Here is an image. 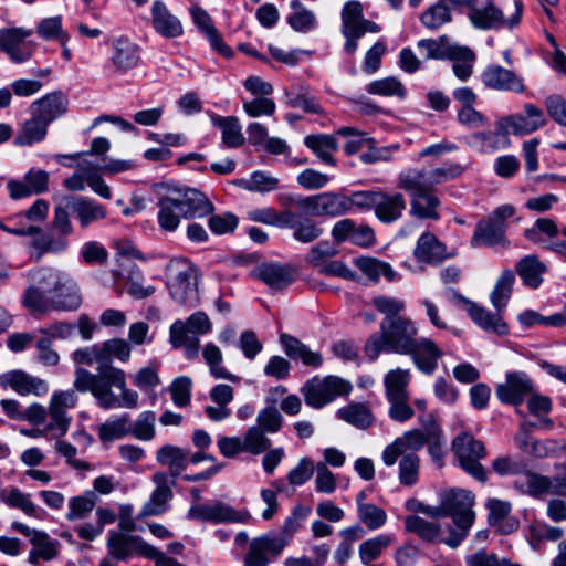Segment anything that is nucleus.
<instances>
[{
    "mask_svg": "<svg viewBox=\"0 0 566 566\" xmlns=\"http://www.w3.org/2000/svg\"><path fill=\"white\" fill-rule=\"evenodd\" d=\"M105 356L101 345L80 348L73 353L77 365L92 366L97 364V373L92 374L85 368L77 367L73 381L80 392H91L97 405L105 410L138 407L139 395L127 387L126 374L115 366L104 365Z\"/></svg>",
    "mask_w": 566,
    "mask_h": 566,
    "instance_id": "f257e3e1",
    "label": "nucleus"
},
{
    "mask_svg": "<svg viewBox=\"0 0 566 566\" xmlns=\"http://www.w3.org/2000/svg\"><path fill=\"white\" fill-rule=\"evenodd\" d=\"M159 228L175 232L181 219L205 218L214 211V205L199 189L189 187H169L157 201Z\"/></svg>",
    "mask_w": 566,
    "mask_h": 566,
    "instance_id": "f03ea898",
    "label": "nucleus"
},
{
    "mask_svg": "<svg viewBox=\"0 0 566 566\" xmlns=\"http://www.w3.org/2000/svg\"><path fill=\"white\" fill-rule=\"evenodd\" d=\"M418 335L415 322L407 317H385L380 333L373 334L365 344V354L375 360L381 352L406 355L410 352Z\"/></svg>",
    "mask_w": 566,
    "mask_h": 566,
    "instance_id": "7ed1b4c3",
    "label": "nucleus"
},
{
    "mask_svg": "<svg viewBox=\"0 0 566 566\" xmlns=\"http://www.w3.org/2000/svg\"><path fill=\"white\" fill-rule=\"evenodd\" d=\"M167 270L170 296L181 305L196 306L199 301L197 268L189 260L179 258L170 260Z\"/></svg>",
    "mask_w": 566,
    "mask_h": 566,
    "instance_id": "20e7f679",
    "label": "nucleus"
},
{
    "mask_svg": "<svg viewBox=\"0 0 566 566\" xmlns=\"http://www.w3.org/2000/svg\"><path fill=\"white\" fill-rule=\"evenodd\" d=\"M459 467L479 482H486L488 472L481 460L488 455L485 444L469 432L458 434L451 444Z\"/></svg>",
    "mask_w": 566,
    "mask_h": 566,
    "instance_id": "39448f33",
    "label": "nucleus"
},
{
    "mask_svg": "<svg viewBox=\"0 0 566 566\" xmlns=\"http://www.w3.org/2000/svg\"><path fill=\"white\" fill-rule=\"evenodd\" d=\"M32 284L28 289L35 290L44 300L60 289L67 290V304L61 303L62 307H73L78 301L75 292V281L67 273L54 268L43 266L32 270L28 274Z\"/></svg>",
    "mask_w": 566,
    "mask_h": 566,
    "instance_id": "423d86ee",
    "label": "nucleus"
},
{
    "mask_svg": "<svg viewBox=\"0 0 566 566\" xmlns=\"http://www.w3.org/2000/svg\"><path fill=\"white\" fill-rule=\"evenodd\" d=\"M352 384L338 376H317L307 380L301 389L305 403L321 409L334 401L337 397L347 396L352 391Z\"/></svg>",
    "mask_w": 566,
    "mask_h": 566,
    "instance_id": "0eeeda50",
    "label": "nucleus"
},
{
    "mask_svg": "<svg viewBox=\"0 0 566 566\" xmlns=\"http://www.w3.org/2000/svg\"><path fill=\"white\" fill-rule=\"evenodd\" d=\"M463 171L464 168L460 164L452 161L444 163L429 171L408 168L399 172L397 187L399 189H413L421 186L433 189L437 185L458 178Z\"/></svg>",
    "mask_w": 566,
    "mask_h": 566,
    "instance_id": "6e6552de",
    "label": "nucleus"
},
{
    "mask_svg": "<svg viewBox=\"0 0 566 566\" xmlns=\"http://www.w3.org/2000/svg\"><path fill=\"white\" fill-rule=\"evenodd\" d=\"M70 213L67 201L65 206H56L54 208V216L51 221L52 232L41 234L32 242V245L39 250L40 255L43 253H60L67 249V237L71 235L74 230Z\"/></svg>",
    "mask_w": 566,
    "mask_h": 566,
    "instance_id": "1a4fd4ad",
    "label": "nucleus"
},
{
    "mask_svg": "<svg viewBox=\"0 0 566 566\" xmlns=\"http://www.w3.org/2000/svg\"><path fill=\"white\" fill-rule=\"evenodd\" d=\"M297 207L311 217L337 218L347 212V196L335 191H325L303 197Z\"/></svg>",
    "mask_w": 566,
    "mask_h": 566,
    "instance_id": "9d476101",
    "label": "nucleus"
},
{
    "mask_svg": "<svg viewBox=\"0 0 566 566\" xmlns=\"http://www.w3.org/2000/svg\"><path fill=\"white\" fill-rule=\"evenodd\" d=\"M76 389L54 391L49 402V422L48 429L53 430L54 438L64 437L72 422V417L69 415V410L73 409L78 397Z\"/></svg>",
    "mask_w": 566,
    "mask_h": 566,
    "instance_id": "9b49d317",
    "label": "nucleus"
},
{
    "mask_svg": "<svg viewBox=\"0 0 566 566\" xmlns=\"http://www.w3.org/2000/svg\"><path fill=\"white\" fill-rule=\"evenodd\" d=\"M251 515L248 511H238L229 504L214 501L212 503L192 504L187 513L188 520L219 523H248Z\"/></svg>",
    "mask_w": 566,
    "mask_h": 566,
    "instance_id": "f8f14e48",
    "label": "nucleus"
},
{
    "mask_svg": "<svg viewBox=\"0 0 566 566\" xmlns=\"http://www.w3.org/2000/svg\"><path fill=\"white\" fill-rule=\"evenodd\" d=\"M107 557L117 562H125L134 555L148 558L153 545L145 542L139 535L125 534L116 530H109L106 541Z\"/></svg>",
    "mask_w": 566,
    "mask_h": 566,
    "instance_id": "ddd939ff",
    "label": "nucleus"
},
{
    "mask_svg": "<svg viewBox=\"0 0 566 566\" xmlns=\"http://www.w3.org/2000/svg\"><path fill=\"white\" fill-rule=\"evenodd\" d=\"M514 13L509 18H504L501 9L496 8L492 1L488 2L483 8L472 9L469 17L471 22L480 29H514L521 22L523 14V1L514 0Z\"/></svg>",
    "mask_w": 566,
    "mask_h": 566,
    "instance_id": "4468645a",
    "label": "nucleus"
},
{
    "mask_svg": "<svg viewBox=\"0 0 566 566\" xmlns=\"http://www.w3.org/2000/svg\"><path fill=\"white\" fill-rule=\"evenodd\" d=\"M32 34V29H0V50L4 52L13 63H24L32 57L36 48L35 43L27 41V38Z\"/></svg>",
    "mask_w": 566,
    "mask_h": 566,
    "instance_id": "2eb2a0df",
    "label": "nucleus"
},
{
    "mask_svg": "<svg viewBox=\"0 0 566 566\" xmlns=\"http://www.w3.org/2000/svg\"><path fill=\"white\" fill-rule=\"evenodd\" d=\"M284 549L285 547L277 541L274 533H265L253 537L249 542L242 566H269L281 556Z\"/></svg>",
    "mask_w": 566,
    "mask_h": 566,
    "instance_id": "dca6fc26",
    "label": "nucleus"
},
{
    "mask_svg": "<svg viewBox=\"0 0 566 566\" xmlns=\"http://www.w3.org/2000/svg\"><path fill=\"white\" fill-rule=\"evenodd\" d=\"M75 292L78 301L73 307H62V304H67V290L60 289L54 292L50 300H44L40 296V294L33 289H27L23 295V305L32 313V314H44L50 311H76L82 304V295L77 284L75 283Z\"/></svg>",
    "mask_w": 566,
    "mask_h": 566,
    "instance_id": "f3484780",
    "label": "nucleus"
},
{
    "mask_svg": "<svg viewBox=\"0 0 566 566\" xmlns=\"http://www.w3.org/2000/svg\"><path fill=\"white\" fill-rule=\"evenodd\" d=\"M523 109V113L512 114L503 119L504 127L510 129L513 135H528L547 124L546 116L541 107L527 103Z\"/></svg>",
    "mask_w": 566,
    "mask_h": 566,
    "instance_id": "a211bd4d",
    "label": "nucleus"
},
{
    "mask_svg": "<svg viewBox=\"0 0 566 566\" xmlns=\"http://www.w3.org/2000/svg\"><path fill=\"white\" fill-rule=\"evenodd\" d=\"M444 513L452 521L474 522V495L462 489H452L441 494Z\"/></svg>",
    "mask_w": 566,
    "mask_h": 566,
    "instance_id": "6ab92c4d",
    "label": "nucleus"
},
{
    "mask_svg": "<svg viewBox=\"0 0 566 566\" xmlns=\"http://www.w3.org/2000/svg\"><path fill=\"white\" fill-rule=\"evenodd\" d=\"M151 480L156 488L151 492L150 499L142 509L143 516H157L163 514L174 496L171 488L175 485V481L169 479L168 473L161 471L156 472L153 474Z\"/></svg>",
    "mask_w": 566,
    "mask_h": 566,
    "instance_id": "aec40b11",
    "label": "nucleus"
},
{
    "mask_svg": "<svg viewBox=\"0 0 566 566\" xmlns=\"http://www.w3.org/2000/svg\"><path fill=\"white\" fill-rule=\"evenodd\" d=\"M533 389L525 373L514 371L506 375V382L496 386V396L503 403L518 406Z\"/></svg>",
    "mask_w": 566,
    "mask_h": 566,
    "instance_id": "412c9836",
    "label": "nucleus"
},
{
    "mask_svg": "<svg viewBox=\"0 0 566 566\" xmlns=\"http://www.w3.org/2000/svg\"><path fill=\"white\" fill-rule=\"evenodd\" d=\"M409 355L416 367L426 375H432L438 367V360L443 356V352L437 344L426 337L417 338L411 346Z\"/></svg>",
    "mask_w": 566,
    "mask_h": 566,
    "instance_id": "4be33fe9",
    "label": "nucleus"
},
{
    "mask_svg": "<svg viewBox=\"0 0 566 566\" xmlns=\"http://www.w3.org/2000/svg\"><path fill=\"white\" fill-rule=\"evenodd\" d=\"M482 83L491 90L523 93V80L513 71L500 65H489L481 74Z\"/></svg>",
    "mask_w": 566,
    "mask_h": 566,
    "instance_id": "5701e85b",
    "label": "nucleus"
},
{
    "mask_svg": "<svg viewBox=\"0 0 566 566\" xmlns=\"http://www.w3.org/2000/svg\"><path fill=\"white\" fill-rule=\"evenodd\" d=\"M67 208L77 219L83 229L92 223L103 220L107 216L105 207L88 197H71L67 199Z\"/></svg>",
    "mask_w": 566,
    "mask_h": 566,
    "instance_id": "b1692460",
    "label": "nucleus"
},
{
    "mask_svg": "<svg viewBox=\"0 0 566 566\" xmlns=\"http://www.w3.org/2000/svg\"><path fill=\"white\" fill-rule=\"evenodd\" d=\"M411 196L410 213L419 219H439L437 208L440 200L428 187L402 189Z\"/></svg>",
    "mask_w": 566,
    "mask_h": 566,
    "instance_id": "393cba45",
    "label": "nucleus"
},
{
    "mask_svg": "<svg viewBox=\"0 0 566 566\" xmlns=\"http://www.w3.org/2000/svg\"><path fill=\"white\" fill-rule=\"evenodd\" d=\"M252 274L275 290L284 289L295 280V271L287 264L263 263L255 268Z\"/></svg>",
    "mask_w": 566,
    "mask_h": 566,
    "instance_id": "a878e982",
    "label": "nucleus"
},
{
    "mask_svg": "<svg viewBox=\"0 0 566 566\" xmlns=\"http://www.w3.org/2000/svg\"><path fill=\"white\" fill-rule=\"evenodd\" d=\"M212 329V323L205 312H196L191 314L185 322L176 321L171 324L169 329V337L175 338L178 345L182 336L205 335Z\"/></svg>",
    "mask_w": 566,
    "mask_h": 566,
    "instance_id": "bb28decb",
    "label": "nucleus"
},
{
    "mask_svg": "<svg viewBox=\"0 0 566 566\" xmlns=\"http://www.w3.org/2000/svg\"><path fill=\"white\" fill-rule=\"evenodd\" d=\"M406 208L407 202L402 193L378 191L374 211L381 222L392 223L399 220Z\"/></svg>",
    "mask_w": 566,
    "mask_h": 566,
    "instance_id": "cd10ccee",
    "label": "nucleus"
},
{
    "mask_svg": "<svg viewBox=\"0 0 566 566\" xmlns=\"http://www.w3.org/2000/svg\"><path fill=\"white\" fill-rule=\"evenodd\" d=\"M67 97L61 91L49 93L31 105L32 115H38L46 124L52 123L66 113Z\"/></svg>",
    "mask_w": 566,
    "mask_h": 566,
    "instance_id": "c85d7f7f",
    "label": "nucleus"
},
{
    "mask_svg": "<svg viewBox=\"0 0 566 566\" xmlns=\"http://www.w3.org/2000/svg\"><path fill=\"white\" fill-rule=\"evenodd\" d=\"M111 62L116 72L126 73L139 64L138 46L127 38H117L112 43Z\"/></svg>",
    "mask_w": 566,
    "mask_h": 566,
    "instance_id": "c756f323",
    "label": "nucleus"
},
{
    "mask_svg": "<svg viewBox=\"0 0 566 566\" xmlns=\"http://www.w3.org/2000/svg\"><path fill=\"white\" fill-rule=\"evenodd\" d=\"M413 255L418 262L431 265H437L449 258L446 245L431 232H424L420 235Z\"/></svg>",
    "mask_w": 566,
    "mask_h": 566,
    "instance_id": "7c9ffc66",
    "label": "nucleus"
},
{
    "mask_svg": "<svg viewBox=\"0 0 566 566\" xmlns=\"http://www.w3.org/2000/svg\"><path fill=\"white\" fill-rule=\"evenodd\" d=\"M2 382L22 396L30 394L42 396L49 391V386L44 380L33 377L23 370H12L4 374Z\"/></svg>",
    "mask_w": 566,
    "mask_h": 566,
    "instance_id": "2f4dec72",
    "label": "nucleus"
},
{
    "mask_svg": "<svg viewBox=\"0 0 566 566\" xmlns=\"http://www.w3.org/2000/svg\"><path fill=\"white\" fill-rule=\"evenodd\" d=\"M280 344L292 360H301L304 366L312 368H318L323 364L321 353L311 350L307 345L292 335L281 334Z\"/></svg>",
    "mask_w": 566,
    "mask_h": 566,
    "instance_id": "473e14b6",
    "label": "nucleus"
},
{
    "mask_svg": "<svg viewBox=\"0 0 566 566\" xmlns=\"http://www.w3.org/2000/svg\"><path fill=\"white\" fill-rule=\"evenodd\" d=\"M151 22L155 31L165 38L172 39L182 34L181 22L169 12L166 4L160 0L153 3Z\"/></svg>",
    "mask_w": 566,
    "mask_h": 566,
    "instance_id": "72a5a7b5",
    "label": "nucleus"
},
{
    "mask_svg": "<svg viewBox=\"0 0 566 566\" xmlns=\"http://www.w3.org/2000/svg\"><path fill=\"white\" fill-rule=\"evenodd\" d=\"M506 229L500 223L494 222L490 218L481 220L475 227V231L471 238V247H495L502 244L506 247L509 243L505 238Z\"/></svg>",
    "mask_w": 566,
    "mask_h": 566,
    "instance_id": "f704fd0d",
    "label": "nucleus"
},
{
    "mask_svg": "<svg viewBox=\"0 0 566 566\" xmlns=\"http://www.w3.org/2000/svg\"><path fill=\"white\" fill-rule=\"evenodd\" d=\"M190 455V450L180 448L174 444H164L156 452V461L163 465L167 467L169 471V476L176 479L185 471L188 467V457Z\"/></svg>",
    "mask_w": 566,
    "mask_h": 566,
    "instance_id": "c9c22d12",
    "label": "nucleus"
},
{
    "mask_svg": "<svg viewBox=\"0 0 566 566\" xmlns=\"http://www.w3.org/2000/svg\"><path fill=\"white\" fill-rule=\"evenodd\" d=\"M11 527L30 539L41 559L51 560L56 556L57 543L51 541L45 532L30 528L21 522H13Z\"/></svg>",
    "mask_w": 566,
    "mask_h": 566,
    "instance_id": "e433bc0d",
    "label": "nucleus"
},
{
    "mask_svg": "<svg viewBox=\"0 0 566 566\" xmlns=\"http://www.w3.org/2000/svg\"><path fill=\"white\" fill-rule=\"evenodd\" d=\"M290 214L292 218L291 220L289 219V226H284L283 228L292 229L293 238L296 241L311 243L323 234V228L317 221L312 219L311 216L307 214V217H304L291 210Z\"/></svg>",
    "mask_w": 566,
    "mask_h": 566,
    "instance_id": "4c0bfd02",
    "label": "nucleus"
},
{
    "mask_svg": "<svg viewBox=\"0 0 566 566\" xmlns=\"http://www.w3.org/2000/svg\"><path fill=\"white\" fill-rule=\"evenodd\" d=\"M503 128V125L500 124L496 130L473 133L467 138V144L480 153H493L500 148H505L509 145V139L506 134L502 132Z\"/></svg>",
    "mask_w": 566,
    "mask_h": 566,
    "instance_id": "58836bf2",
    "label": "nucleus"
},
{
    "mask_svg": "<svg viewBox=\"0 0 566 566\" xmlns=\"http://www.w3.org/2000/svg\"><path fill=\"white\" fill-rule=\"evenodd\" d=\"M516 273L523 284L530 289H537L543 283L546 265L535 254L523 256L515 265Z\"/></svg>",
    "mask_w": 566,
    "mask_h": 566,
    "instance_id": "ea45409f",
    "label": "nucleus"
},
{
    "mask_svg": "<svg viewBox=\"0 0 566 566\" xmlns=\"http://www.w3.org/2000/svg\"><path fill=\"white\" fill-rule=\"evenodd\" d=\"M469 315L473 322L486 332H492L497 335H506L509 332L507 325L503 322L501 312L492 313L486 308L470 303L468 307Z\"/></svg>",
    "mask_w": 566,
    "mask_h": 566,
    "instance_id": "a19ab883",
    "label": "nucleus"
},
{
    "mask_svg": "<svg viewBox=\"0 0 566 566\" xmlns=\"http://www.w3.org/2000/svg\"><path fill=\"white\" fill-rule=\"evenodd\" d=\"M311 507L302 504H297L293 507L291 514L285 517L283 525L274 536L281 544L286 547L292 542L294 535L302 527L303 523L311 514Z\"/></svg>",
    "mask_w": 566,
    "mask_h": 566,
    "instance_id": "79ce46f5",
    "label": "nucleus"
},
{
    "mask_svg": "<svg viewBox=\"0 0 566 566\" xmlns=\"http://www.w3.org/2000/svg\"><path fill=\"white\" fill-rule=\"evenodd\" d=\"M338 419L354 426L357 429L366 430L373 426L374 416L370 408L363 402H350L337 410Z\"/></svg>",
    "mask_w": 566,
    "mask_h": 566,
    "instance_id": "37998d69",
    "label": "nucleus"
},
{
    "mask_svg": "<svg viewBox=\"0 0 566 566\" xmlns=\"http://www.w3.org/2000/svg\"><path fill=\"white\" fill-rule=\"evenodd\" d=\"M411 380L409 369L396 368L388 371L384 378L387 399L409 398L408 386Z\"/></svg>",
    "mask_w": 566,
    "mask_h": 566,
    "instance_id": "c03bdc74",
    "label": "nucleus"
},
{
    "mask_svg": "<svg viewBox=\"0 0 566 566\" xmlns=\"http://www.w3.org/2000/svg\"><path fill=\"white\" fill-rule=\"evenodd\" d=\"M202 357L209 366V371L213 378L227 379L235 384L240 382L241 379L239 376L231 374L222 366L223 356L216 344H206L202 348Z\"/></svg>",
    "mask_w": 566,
    "mask_h": 566,
    "instance_id": "a18cd8bd",
    "label": "nucleus"
},
{
    "mask_svg": "<svg viewBox=\"0 0 566 566\" xmlns=\"http://www.w3.org/2000/svg\"><path fill=\"white\" fill-rule=\"evenodd\" d=\"M48 126L49 124L38 115H33L31 119L24 122L14 139V145L30 146L42 142L46 136Z\"/></svg>",
    "mask_w": 566,
    "mask_h": 566,
    "instance_id": "49530a36",
    "label": "nucleus"
},
{
    "mask_svg": "<svg viewBox=\"0 0 566 566\" xmlns=\"http://www.w3.org/2000/svg\"><path fill=\"white\" fill-rule=\"evenodd\" d=\"M515 283V273L506 269L496 280L493 291L490 294L492 305L497 312H502L511 298L513 285Z\"/></svg>",
    "mask_w": 566,
    "mask_h": 566,
    "instance_id": "de8ad7c7",
    "label": "nucleus"
},
{
    "mask_svg": "<svg viewBox=\"0 0 566 566\" xmlns=\"http://www.w3.org/2000/svg\"><path fill=\"white\" fill-rule=\"evenodd\" d=\"M405 527L407 532L416 534L423 542H440L441 528L436 522L427 521L418 515H409L405 520Z\"/></svg>",
    "mask_w": 566,
    "mask_h": 566,
    "instance_id": "09e8293b",
    "label": "nucleus"
},
{
    "mask_svg": "<svg viewBox=\"0 0 566 566\" xmlns=\"http://www.w3.org/2000/svg\"><path fill=\"white\" fill-rule=\"evenodd\" d=\"M99 501L98 495L92 491H85L81 495L73 496L69 500V512L65 517L67 521H76L86 518L94 510Z\"/></svg>",
    "mask_w": 566,
    "mask_h": 566,
    "instance_id": "8fccbe9b",
    "label": "nucleus"
},
{
    "mask_svg": "<svg viewBox=\"0 0 566 566\" xmlns=\"http://www.w3.org/2000/svg\"><path fill=\"white\" fill-rule=\"evenodd\" d=\"M132 431V421L128 413L112 418L98 427V437L102 441L122 439Z\"/></svg>",
    "mask_w": 566,
    "mask_h": 566,
    "instance_id": "3c124183",
    "label": "nucleus"
},
{
    "mask_svg": "<svg viewBox=\"0 0 566 566\" xmlns=\"http://www.w3.org/2000/svg\"><path fill=\"white\" fill-rule=\"evenodd\" d=\"M214 126L219 127L222 132V142L231 148L239 147L244 143V136L241 132L239 119L234 116H214L212 117Z\"/></svg>",
    "mask_w": 566,
    "mask_h": 566,
    "instance_id": "603ef678",
    "label": "nucleus"
},
{
    "mask_svg": "<svg viewBox=\"0 0 566 566\" xmlns=\"http://www.w3.org/2000/svg\"><path fill=\"white\" fill-rule=\"evenodd\" d=\"M293 12L287 15L289 25L296 32L307 33L316 28L317 21L313 11L306 9L298 0L291 2Z\"/></svg>",
    "mask_w": 566,
    "mask_h": 566,
    "instance_id": "864d4df0",
    "label": "nucleus"
},
{
    "mask_svg": "<svg viewBox=\"0 0 566 566\" xmlns=\"http://www.w3.org/2000/svg\"><path fill=\"white\" fill-rule=\"evenodd\" d=\"M304 144L325 164L335 165L332 153L337 149L336 140L331 135H307Z\"/></svg>",
    "mask_w": 566,
    "mask_h": 566,
    "instance_id": "5fc2aeb1",
    "label": "nucleus"
},
{
    "mask_svg": "<svg viewBox=\"0 0 566 566\" xmlns=\"http://www.w3.org/2000/svg\"><path fill=\"white\" fill-rule=\"evenodd\" d=\"M357 265L373 281H377L380 276H385L390 282L398 279V274L389 263L375 258H361L357 261Z\"/></svg>",
    "mask_w": 566,
    "mask_h": 566,
    "instance_id": "6e6d98bb",
    "label": "nucleus"
},
{
    "mask_svg": "<svg viewBox=\"0 0 566 566\" xmlns=\"http://www.w3.org/2000/svg\"><path fill=\"white\" fill-rule=\"evenodd\" d=\"M514 485L522 492H526L534 497H541L548 494L549 481L548 476L527 471L522 479L514 482Z\"/></svg>",
    "mask_w": 566,
    "mask_h": 566,
    "instance_id": "4d7b16f0",
    "label": "nucleus"
},
{
    "mask_svg": "<svg viewBox=\"0 0 566 566\" xmlns=\"http://www.w3.org/2000/svg\"><path fill=\"white\" fill-rule=\"evenodd\" d=\"M366 92L371 95L397 96L401 99L405 98L407 94L403 84L395 76L370 82L366 86Z\"/></svg>",
    "mask_w": 566,
    "mask_h": 566,
    "instance_id": "13d9d810",
    "label": "nucleus"
},
{
    "mask_svg": "<svg viewBox=\"0 0 566 566\" xmlns=\"http://www.w3.org/2000/svg\"><path fill=\"white\" fill-rule=\"evenodd\" d=\"M392 542V537L387 534H380L376 537L364 541L359 545V557L364 565H368L377 559L384 549H386Z\"/></svg>",
    "mask_w": 566,
    "mask_h": 566,
    "instance_id": "bf43d9fd",
    "label": "nucleus"
},
{
    "mask_svg": "<svg viewBox=\"0 0 566 566\" xmlns=\"http://www.w3.org/2000/svg\"><path fill=\"white\" fill-rule=\"evenodd\" d=\"M451 12L449 6L439 0L420 15V21L426 28L437 30L452 20Z\"/></svg>",
    "mask_w": 566,
    "mask_h": 566,
    "instance_id": "052dcab7",
    "label": "nucleus"
},
{
    "mask_svg": "<svg viewBox=\"0 0 566 566\" xmlns=\"http://www.w3.org/2000/svg\"><path fill=\"white\" fill-rule=\"evenodd\" d=\"M243 451L251 454H261L270 449L271 440L266 437V432L260 427H250L242 438Z\"/></svg>",
    "mask_w": 566,
    "mask_h": 566,
    "instance_id": "680f3d73",
    "label": "nucleus"
},
{
    "mask_svg": "<svg viewBox=\"0 0 566 566\" xmlns=\"http://www.w3.org/2000/svg\"><path fill=\"white\" fill-rule=\"evenodd\" d=\"M248 216L252 221L275 226L279 228L289 226V219L291 220L292 218L290 210L277 211L273 208L254 209L249 211Z\"/></svg>",
    "mask_w": 566,
    "mask_h": 566,
    "instance_id": "e2e57ef3",
    "label": "nucleus"
},
{
    "mask_svg": "<svg viewBox=\"0 0 566 566\" xmlns=\"http://www.w3.org/2000/svg\"><path fill=\"white\" fill-rule=\"evenodd\" d=\"M156 413L154 411H143L137 417L136 421L132 422V431L129 434H133L136 439L142 441H150L155 438L156 434Z\"/></svg>",
    "mask_w": 566,
    "mask_h": 566,
    "instance_id": "0e129e2a",
    "label": "nucleus"
},
{
    "mask_svg": "<svg viewBox=\"0 0 566 566\" xmlns=\"http://www.w3.org/2000/svg\"><path fill=\"white\" fill-rule=\"evenodd\" d=\"M420 459L415 452L406 453L399 461V482L406 486L417 483Z\"/></svg>",
    "mask_w": 566,
    "mask_h": 566,
    "instance_id": "69168bd1",
    "label": "nucleus"
},
{
    "mask_svg": "<svg viewBox=\"0 0 566 566\" xmlns=\"http://www.w3.org/2000/svg\"><path fill=\"white\" fill-rule=\"evenodd\" d=\"M240 185L252 192H270L277 188L279 179L262 170H256L251 174L249 179L241 180Z\"/></svg>",
    "mask_w": 566,
    "mask_h": 566,
    "instance_id": "338daca9",
    "label": "nucleus"
},
{
    "mask_svg": "<svg viewBox=\"0 0 566 566\" xmlns=\"http://www.w3.org/2000/svg\"><path fill=\"white\" fill-rule=\"evenodd\" d=\"M102 353L105 356L104 365L113 366L112 358L116 357L120 361H128L130 358V346L123 338L108 339L101 344Z\"/></svg>",
    "mask_w": 566,
    "mask_h": 566,
    "instance_id": "774afa93",
    "label": "nucleus"
}]
</instances>
